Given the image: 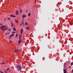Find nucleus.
Instances as JSON below:
<instances>
[{"instance_id": "20", "label": "nucleus", "mask_w": 73, "mask_h": 73, "mask_svg": "<svg viewBox=\"0 0 73 73\" xmlns=\"http://www.w3.org/2000/svg\"><path fill=\"white\" fill-rule=\"evenodd\" d=\"M15 22H16V23H17V22H18L17 21V20H15Z\"/></svg>"}, {"instance_id": "8", "label": "nucleus", "mask_w": 73, "mask_h": 73, "mask_svg": "<svg viewBox=\"0 0 73 73\" xmlns=\"http://www.w3.org/2000/svg\"><path fill=\"white\" fill-rule=\"evenodd\" d=\"M16 15H19V11H16Z\"/></svg>"}, {"instance_id": "9", "label": "nucleus", "mask_w": 73, "mask_h": 73, "mask_svg": "<svg viewBox=\"0 0 73 73\" xmlns=\"http://www.w3.org/2000/svg\"><path fill=\"white\" fill-rule=\"evenodd\" d=\"M17 52H18V50L16 49L15 50V53Z\"/></svg>"}, {"instance_id": "18", "label": "nucleus", "mask_w": 73, "mask_h": 73, "mask_svg": "<svg viewBox=\"0 0 73 73\" xmlns=\"http://www.w3.org/2000/svg\"><path fill=\"white\" fill-rule=\"evenodd\" d=\"M8 20H11V18H8Z\"/></svg>"}, {"instance_id": "17", "label": "nucleus", "mask_w": 73, "mask_h": 73, "mask_svg": "<svg viewBox=\"0 0 73 73\" xmlns=\"http://www.w3.org/2000/svg\"><path fill=\"white\" fill-rule=\"evenodd\" d=\"M7 71H8V70H9V68H7Z\"/></svg>"}, {"instance_id": "30", "label": "nucleus", "mask_w": 73, "mask_h": 73, "mask_svg": "<svg viewBox=\"0 0 73 73\" xmlns=\"http://www.w3.org/2000/svg\"><path fill=\"white\" fill-rule=\"evenodd\" d=\"M13 33H15V32H12Z\"/></svg>"}, {"instance_id": "15", "label": "nucleus", "mask_w": 73, "mask_h": 73, "mask_svg": "<svg viewBox=\"0 0 73 73\" xmlns=\"http://www.w3.org/2000/svg\"><path fill=\"white\" fill-rule=\"evenodd\" d=\"M31 16V13H29L28 14V16L29 17Z\"/></svg>"}, {"instance_id": "4", "label": "nucleus", "mask_w": 73, "mask_h": 73, "mask_svg": "<svg viewBox=\"0 0 73 73\" xmlns=\"http://www.w3.org/2000/svg\"><path fill=\"white\" fill-rule=\"evenodd\" d=\"M11 25L12 27V28H13V22H11Z\"/></svg>"}, {"instance_id": "6", "label": "nucleus", "mask_w": 73, "mask_h": 73, "mask_svg": "<svg viewBox=\"0 0 73 73\" xmlns=\"http://www.w3.org/2000/svg\"><path fill=\"white\" fill-rule=\"evenodd\" d=\"M21 40L20 39H19V41H18V43L20 44H21Z\"/></svg>"}, {"instance_id": "34", "label": "nucleus", "mask_w": 73, "mask_h": 73, "mask_svg": "<svg viewBox=\"0 0 73 73\" xmlns=\"http://www.w3.org/2000/svg\"><path fill=\"white\" fill-rule=\"evenodd\" d=\"M4 64H5V63H4Z\"/></svg>"}, {"instance_id": "16", "label": "nucleus", "mask_w": 73, "mask_h": 73, "mask_svg": "<svg viewBox=\"0 0 73 73\" xmlns=\"http://www.w3.org/2000/svg\"><path fill=\"white\" fill-rule=\"evenodd\" d=\"M9 42H11V43H12V42H12V41H11V40L9 41Z\"/></svg>"}, {"instance_id": "24", "label": "nucleus", "mask_w": 73, "mask_h": 73, "mask_svg": "<svg viewBox=\"0 0 73 73\" xmlns=\"http://www.w3.org/2000/svg\"><path fill=\"white\" fill-rule=\"evenodd\" d=\"M1 64H4V62H2V63H1Z\"/></svg>"}, {"instance_id": "5", "label": "nucleus", "mask_w": 73, "mask_h": 73, "mask_svg": "<svg viewBox=\"0 0 73 73\" xmlns=\"http://www.w3.org/2000/svg\"><path fill=\"white\" fill-rule=\"evenodd\" d=\"M27 17V15H23L22 16V17L23 18H25V17Z\"/></svg>"}, {"instance_id": "23", "label": "nucleus", "mask_w": 73, "mask_h": 73, "mask_svg": "<svg viewBox=\"0 0 73 73\" xmlns=\"http://www.w3.org/2000/svg\"><path fill=\"white\" fill-rule=\"evenodd\" d=\"M11 17H13V15H11Z\"/></svg>"}, {"instance_id": "29", "label": "nucleus", "mask_w": 73, "mask_h": 73, "mask_svg": "<svg viewBox=\"0 0 73 73\" xmlns=\"http://www.w3.org/2000/svg\"><path fill=\"white\" fill-rule=\"evenodd\" d=\"M20 25L21 26L22 25V23H21Z\"/></svg>"}, {"instance_id": "14", "label": "nucleus", "mask_w": 73, "mask_h": 73, "mask_svg": "<svg viewBox=\"0 0 73 73\" xmlns=\"http://www.w3.org/2000/svg\"><path fill=\"white\" fill-rule=\"evenodd\" d=\"M13 31H16V29L15 27H14L13 28Z\"/></svg>"}, {"instance_id": "7", "label": "nucleus", "mask_w": 73, "mask_h": 73, "mask_svg": "<svg viewBox=\"0 0 73 73\" xmlns=\"http://www.w3.org/2000/svg\"><path fill=\"white\" fill-rule=\"evenodd\" d=\"M63 71L64 73H66V69H64Z\"/></svg>"}, {"instance_id": "31", "label": "nucleus", "mask_w": 73, "mask_h": 73, "mask_svg": "<svg viewBox=\"0 0 73 73\" xmlns=\"http://www.w3.org/2000/svg\"><path fill=\"white\" fill-rule=\"evenodd\" d=\"M72 73H73V70H72Z\"/></svg>"}, {"instance_id": "27", "label": "nucleus", "mask_w": 73, "mask_h": 73, "mask_svg": "<svg viewBox=\"0 0 73 73\" xmlns=\"http://www.w3.org/2000/svg\"><path fill=\"white\" fill-rule=\"evenodd\" d=\"M1 73H3V72H2V71H1Z\"/></svg>"}, {"instance_id": "33", "label": "nucleus", "mask_w": 73, "mask_h": 73, "mask_svg": "<svg viewBox=\"0 0 73 73\" xmlns=\"http://www.w3.org/2000/svg\"><path fill=\"white\" fill-rule=\"evenodd\" d=\"M23 26H24V24H23Z\"/></svg>"}, {"instance_id": "32", "label": "nucleus", "mask_w": 73, "mask_h": 73, "mask_svg": "<svg viewBox=\"0 0 73 73\" xmlns=\"http://www.w3.org/2000/svg\"><path fill=\"white\" fill-rule=\"evenodd\" d=\"M17 35L16 36V37H17Z\"/></svg>"}, {"instance_id": "28", "label": "nucleus", "mask_w": 73, "mask_h": 73, "mask_svg": "<svg viewBox=\"0 0 73 73\" xmlns=\"http://www.w3.org/2000/svg\"><path fill=\"white\" fill-rule=\"evenodd\" d=\"M26 12H28V10H26Z\"/></svg>"}, {"instance_id": "3", "label": "nucleus", "mask_w": 73, "mask_h": 73, "mask_svg": "<svg viewBox=\"0 0 73 73\" xmlns=\"http://www.w3.org/2000/svg\"><path fill=\"white\" fill-rule=\"evenodd\" d=\"M20 32H21V35H23V29H21Z\"/></svg>"}, {"instance_id": "11", "label": "nucleus", "mask_w": 73, "mask_h": 73, "mask_svg": "<svg viewBox=\"0 0 73 73\" xmlns=\"http://www.w3.org/2000/svg\"><path fill=\"white\" fill-rule=\"evenodd\" d=\"M73 65V62H72L71 63V64H70V65L71 66H72Z\"/></svg>"}, {"instance_id": "21", "label": "nucleus", "mask_w": 73, "mask_h": 73, "mask_svg": "<svg viewBox=\"0 0 73 73\" xmlns=\"http://www.w3.org/2000/svg\"><path fill=\"white\" fill-rule=\"evenodd\" d=\"M25 25H27V23H25Z\"/></svg>"}, {"instance_id": "10", "label": "nucleus", "mask_w": 73, "mask_h": 73, "mask_svg": "<svg viewBox=\"0 0 73 73\" xmlns=\"http://www.w3.org/2000/svg\"><path fill=\"white\" fill-rule=\"evenodd\" d=\"M21 35H19V40H21Z\"/></svg>"}, {"instance_id": "1", "label": "nucleus", "mask_w": 73, "mask_h": 73, "mask_svg": "<svg viewBox=\"0 0 73 73\" xmlns=\"http://www.w3.org/2000/svg\"><path fill=\"white\" fill-rule=\"evenodd\" d=\"M16 68L17 71H20V70H21L22 69L21 67V66H20L18 64H17Z\"/></svg>"}, {"instance_id": "22", "label": "nucleus", "mask_w": 73, "mask_h": 73, "mask_svg": "<svg viewBox=\"0 0 73 73\" xmlns=\"http://www.w3.org/2000/svg\"><path fill=\"white\" fill-rule=\"evenodd\" d=\"M6 34L7 35H8V34H9V33H7Z\"/></svg>"}, {"instance_id": "2", "label": "nucleus", "mask_w": 73, "mask_h": 73, "mask_svg": "<svg viewBox=\"0 0 73 73\" xmlns=\"http://www.w3.org/2000/svg\"><path fill=\"white\" fill-rule=\"evenodd\" d=\"M0 28H1V29H2V30H3V31H5V30H7V29H5V28H7V26H6V25H5L4 26H2V27H0Z\"/></svg>"}, {"instance_id": "25", "label": "nucleus", "mask_w": 73, "mask_h": 73, "mask_svg": "<svg viewBox=\"0 0 73 73\" xmlns=\"http://www.w3.org/2000/svg\"><path fill=\"white\" fill-rule=\"evenodd\" d=\"M24 22L23 21L22 22V24H24Z\"/></svg>"}, {"instance_id": "19", "label": "nucleus", "mask_w": 73, "mask_h": 73, "mask_svg": "<svg viewBox=\"0 0 73 73\" xmlns=\"http://www.w3.org/2000/svg\"><path fill=\"white\" fill-rule=\"evenodd\" d=\"M22 12V10H20V12Z\"/></svg>"}, {"instance_id": "26", "label": "nucleus", "mask_w": 73, "mask_h": 73, "mask_svg": "<svg viewBox=\"0 0 73 73\" xmlns=\"http://www.w3.org/2000/svg\"><path fill=\"white\" fill-rule=\"evenodd\" d=\"M16 17L15 16H13V17Z\"/></svg>"}, {"instance_id": "13", "label": "nucleus", "mask_w": 73, "mask_h": 73, "mask_svg": "<svg viewBox=\"0 0 73 73\" xmlns=\"http://www.w3.org/2000/svg\"><path fill=\"white\" fill-rule=\"evenodd\" d=\"M13 36H14V34H12L10 35V36H11V37H12Z\"/></svg>"}, {"instance_id": "12", "label": "nucleus", "mask_w": 73, "mask_h": 73, "mask_svg": "<svg viewBox=\"0 0 73 73\" xmlns=\"http://www.w3.org/2000/svg\"><path fill=\"white\" fill-rule=\"evenodd\" d=\"M29 27H27L26 29H27V30H29Z\"/></svg>"}]
</instances>
